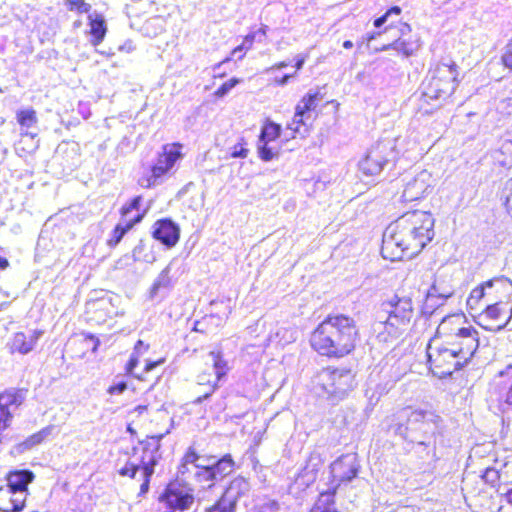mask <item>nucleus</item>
I'll return each mask as SVG.
<instances>
[{"label": "nucleus", "mask_w": 512, "mask_h": 512, "mask_svg": "<svg viewBox=\"0 0 512 512\" xmlns=\"http://www.w3.org/2000/svg\"><path fill=\"white\" fill-rule=\"evenodd\" d=\"M236 506L232 502L221 497L211 507L206 509V512H235Z\"/></svg>", "instance_id": "c9c22d12"}, {"label": "nucleus", "mask_w": 512, "mask_h": 512, "mask_svg": "<svg viewBox=\"0 0 512 512\" xmlns=\"http://www.w3.org/2000/svg\"><path fill=\"white\" fill-rule=\"evenodd\" d=\"M159 21H161V19H160V18H153V19H150V20H148V21L146 22V26L148 27L149 25H152V24H154V23H156V22H159Z\"/></svg>", "instance_id": "338daca9"}, {"label": "nucleus", "mask_w": 512, "mask_h": 512, "mask_svg": "<svg viewBox=\"0 0 512 512\" xmlns=\"http://www.w3.org/2000/svg\"><path fill=\"white\" fill-rule=\"evenodd\" d=\"M127 389V383L120 381L108 388V393L112 395H120Z\"/></svg>", "instance_id": "a18cd8bd"}, {"label": "nucleus", "mask_w": 512, "mask_h": 512, "mask_svg": "<svg viewBox=\"0 0 512 512\" xmlns=\"http://www.w3.org/2000/svg\"><path fill=\"white\" fill-rule=\"evenodd\" d=\"M304 63H305V57L298 55L296 58V63H295L296 69L300 70L303 67Z\"/></svg>", "instance_id": "13d9d810"}, {"label": "nucleus", "mask_w": 512, "mask_h": 512, "mask_svg": "<svg viewBox=\"0 0 512 512\" xmlns=\"http://www.w3.org/2000/svg\"><path fill=\"white\" fill-rule=\"evenodd\" d=\"M142 201V197L141 196H136L134 197L129 204L127 205H124L122 208H121V215L123 218H127L128 215L133 211V210H139V206H140V203Z\"/></svg>", "instance_id": "a19ab883"}, {"label": "nucleus", "mask_w": 512, "mask_h": 512, "mask_svg": "<svg viewBox=\"0 0 512 512\" xmlns=\"http://www.w3.org/2000/svg\"><path fill=\"white\" fill-rule=\"evenodd\" d=\"M208 357L212 363L215 380H211V373L204 372L198 376V385H208L209 391L205 392L202 396H199L195 401L196 403H202L205 399L209 398L216 389L217 382H219L228 371L227 362L223 360L219 352L212 351L209 353Z\"/></svg>", "instance_id": "dca6fc26"}, {"label": "nucleus", "mask_w": 512, "mask_h": 512, "mask_svg": "<svg viewBox=\"0 0 512 512\" xmlns=\"http://www.w3.org/2000/svg\"><path fill=\"white\" fill-rule=\"evenodd\" d=\"M501 61L505 68L512 71V38L509 40V42L503 49Z\"/></svg>", "instance_id": "ea45409f"}, {"label": "nucleus", "mask_w": 512, "mask_h": 512, "mask_svg": "<svg viewBox=\"0 0 512 512\" xmlns=\"http://www.w3.org/2000/svg\"><path fill=\"white\" fill-rule=\"evenodd\" d=\"M248 155V149H246L241 143L233 146L231 156L233 158H246Z\"/></svg>", "instance_id": "37998d69"}, {"label": "nucleus", "mask_w": 512, "mask_h": 512, "mask_svg": "<svg viewBox=\"0 0 512 512\" xmlns=\"http://www.w3.org/2000/svg\"><path fill=\"white\" fill-rule=\"evenodd\" d=\"M164 362V359H161L159 361H148L145 365V372L152 371L155 367L162 364Z\"/></svg>", "instance_id": "8fccbe9b"}, {"label": "nucleus", "mask_w": 512, "mask_h": 512, "mask_svg": "<svg viewBox=\"0 0 512 512\" xmlns=\"http://www.w3.org/2000/svg\"><path fill=\"white\" fill-rule=\"evenodd\" d=\"M162 438V434L153 435L140 442V446L133 449V455L119 470L120 475L129 476L130 478H136L138 471L141 470V495L149 491L150 480L155 473V466L161 459L160 447Z\"/></svg>", "instance_id": "423d86ee"}, {"label": "nucleus", "mask_w": 512, "mask_h": 512, "mask_svg": "<svg viewBox=\"0 0 512 512\" xmlns=\"http://www.w3.org/2000/svg\"><path fill=\"white\" fill-rule=\"evenodd\" d=\"M235 469V462L231 454H225L221 458H216L211 462L208 470L202 473L203 487L211 488L218 481L223 480L226 476L231 474Z\"/></svg>", "instance_id": "f3484780"}, {"label": "nucleus", "mask_w": 512, "mask_h": 512, "mask_svg": "<svg viewBox=\"0 0 512 512\" xmlns=\"http://www.w3.org/2000/svg\"><path fill=\"white\" fill-rule=\"evenodd\" d=\"M152 235L167 248L174 247L179 241L180 228L171 219L164 218L153 225Z\"/></svg>", "instance_id": "aec40b11"}, {"label": "nucleus", "mask_w": 512, "mask_h": 512, "mask_svg": "<svg viewBox=\"0 0 512 512\" xmlns=\"http://www.w3.org/2000/svg\"><path fill=\"white\" fill-rule=\"evenodd\" d=\"M401 14V8L399 6H393L386 13L374 20V26L380 28L384 25L387 20L392 16H399Z\"/></svg>", "instance_id": "58836bf2"}, {"label": "nucleus", "mask_w": 512, "mask_h": 512, "mask_svg": "<svg viewBox=\"0 0 512 512\" xmlns=\"http://www.w3.org/2000/svg\"><path fill=\"white\" fill-rule=\"evenodd\" d=\"M214 457L198 455L194 449L189 448L182 459L179 473L182 475L193 473L195 480L201 484L203 482L202 473L209 469Z\"/></svg>", "instance_id": "6ab92c4d"}, {"label": "nucleus", "mask_w": 512, "mask_h": 512, "mask_svg": "<svg viewBox=\"0 0 512 512\" xmlns=\"http://www.w3.org/2000/svg\"><path fill=\"white\" fill-rule=\"evenodd\" d=\"M480 325H482L485 329L490 330V331H500L506 326V322L503 324H499L495 327L489 326V325H484V324H482V322H480Z\"/></svg>", "instance_id": "603ef678"}, {"label": "nucleus", "mask_w": 512, "mask_h": 512, "mask_svg": "<svg viewBox=\"0 0 512 512\" xmlns=\"http://www.w3.org/2000/svg\"><path fill=\"white\" fill-rule=\"evenodd\" d=\"M379 35H380V32H373V33L367 34L365 39H366L367 43H370L372 40H374Z\"/></svg>", "instance_id": "052dcab7"}, {"label": "nucleus", "mask_w": 512, "mask_h": 512, "mask_svg": "<svg viewBox=\"0 0 512 512\" xmlns=\"http://www.w3.org/2000/svg\"><path fill=\"white\" fill-rule=\"evenodd\" d=\"M146 410H147V406H145V405H139L135 408V411L138 412V414H142Z\"/></svg>", "instance_id": "0e129e2a"}, {"label": "nucleus", "mask_w": 512, "mask_h": 512, "mask_svg": "<svg viewBox=\"0 0 512 512\" xmlns=\"http://www.w3.org/2000/svg\"><path fill=\"white\" fill-rule=\"evenodd\" d=\"M482 478L486 483L494 486L498 482L500 475L498 470L488 467L483 472Z\"/></svg>", "instance_id": "79ce46f5"}, {"label": "nucleus", "mask_w": 512, "mask_h": 512, "mask_svg": "<svg viewBox=\"0 0 512 512\" xmlns=\"http://www.w3.org/2000/svg\"><path fill=\"white\" fill-rule=\"evenodd\" d=\"M143 219V214H137L132 219H126L125 223H118L113 231L111 232L110 238L107 240V245L109 247L117 246L124 235L137 223L141 222Z\"/></svg>", "instance_id": "cd10ccee"}, {"label": "nucleus", "mask_w": 512, "mask_h": 512, "mask_svg": "<svg viewBox=\"0 0 512 512\" xmlns=\"http://www.w3.org/2000/svg\"><path fill=\"white\" fill-rule=\"evenodd\" d=\"M293 76H294L293 74H286L283 77H281L280 79H276V82L278 83V85L284 86L288 83L289 79Z\"/></svg>", "instance_id": "864d4df0"}, {"label": "nucleus", "mask_w": 512, "mask_h": 512, "mask_svg": "<svg viewBox=\"0 0 512 512\" xmlns=\"http://www.w3.org/2000/svg\"><path fill=\"white\" fill-rule=\"evenodd\" d=\"M413 314L412 300L409 297L394 295L384 302L372 326L379 342L391 343L396 340L409 325Z\"/></svg>", "instance_id": "20e7f679"}, {"label": "nucleus", "mask_w": 512, "mask_h": 512, "mask_svg": "<svg viewBox=\"0 0 512 512\" xmlns=\"http://www.w3.org/2000/svg\"><path fill=\"white\" fill-rule=\"evenodd\" d=\"M437 292L438 291H437L436 284H433L432 287L430 288L429 292H428V295H434Z\"/></svg>", "instance_id": "774afa93"}, {"label": "nucleus", "mask_w": 512, "mask_h": 512, "mask_svg": "<svg viewBox=\"0 0 512 512\" xmlns=\"http://www.w3.org/2000/svg\"><path fill=\"white\" fill-rule=\"evenodd\" d=\"M427 357L431 371L439 378L451 376L467 365L445 341L438 339L437 334L427 345Z\"/></svg>", "instance_id": "6e6552de"}, {"label": "nucleus", "mask_w": 512, "mask_h": 512, "mask_svg": "<svg viewBox=\"0 0 512 512\" xmlns=\"http://www.w3.org/2000/svg\"><path fill=\"white\" fill-rule=\"evenodd\" d=\"M506 188L508 194L506 195L505 207L507 213L512 217V178L507 182Z\"/></svg>", "instance_id": "c03bdc74"}, {"label": "nucleus", "mask_w": 512, "mask_h": 512, "mask_svg": "<svg viewBox=\"0 0 512 512\" xmlns=\"http://www.w3.org/2000/svg\"><path fill=\"white\" fill-rule=\"evenodd\" d=\"M358 329L353 318L343 315H329L311 335V346L319 354L328 357H343L354 348Z\"/></svg>", "instance_id": "7ed1b4c3"}, {"label": "nucleus", "mask_w": 512, "mask_h": 512, "mask_svg": "<svg viewBox=\"0 0 512 512\" xmlns=\"http://www.w3.org/2000/svg\"><path fill=\"white\" fill-rule=\"evenodd\" d=\"M9 262L6 258L0 256V270H4L8 267Z\"/></svg>", "instance_id": "680f3d73"}, {"label": "nucleus", "mask_w": 512, "mask_h": 512, "mask_svg": "<svg viewBox=\"0 0 512 512\" xmlns=\"http://www.w3.org/2000/svg\"><path fill=\"white\" fill-rule=\"evenodd\" d=\"M354 378L351 369L327 367L313 376L311 390L318 397L337 402L353 389Z\"/></svg>", "instance_id": "0eeeda50"}, {"label": "nucleus", "mask_w": 512, "mask_h": 512, "mask_svg": "<svg viewBox=\"0 0 512 512\" xmlns=\"http://www.w3.org/2000/svg\"><path fill=\"white\" fill-rule=\"evenodd\" d=\"M65 5L70 11L80 14L89 13L91 10V5L84 0H65Z\"/></svg>", "instance_id": "e433bc0d"}, {"label": "nucleus", "mask_w": 512, "mask_h": 512, "mask_svg": "<svg viewBox=\"0 0 512 512\" xmlns=\"http://www.w3.org/2000/svg\"><path fill=\"white\" fill-rule=\"evenodd\" d=\"M34 479V474L30 470H16L7 475L6 488H11L13 492H22L27 497L28 485Z\"/></svg>", "instance_id": "393cba45"}, {"label": "nucleus", "mask_w": 512, "mask_h": 512, "mask_svg": "<svg viewBox=\"0 0 512 512\" xmlns=\"http://www.w3.org/2000/svg\"><path fill=\"white\" fill-rule=\"evenodd\" d=\"M182 146L179 144L165 145L159 154L156 163L151 167L150 174L142 176L139 184L144 188H151L162 183V177L167 174L182 157Z\"/></svg>", "instance_id": "9b49d317"}, {"label": "nucleus", "mask_w": 512, "mask_h": 512, "mask_svg": "<svg viewBox=\"0 0 512 512\" xmlns=\"http://www.w3.org/2000/svg\"><path fill=\"white\" fill-rule=\"evenodd\" d=\"M149 346L146 345L142 340H138L134 346V353L139 354V356L145 353L148 350Z\"/></svg>", "instance_id": "09e8293b"}, {"label": "nucleus", "mask_w": 512, "mask_h": 512, "mask_svg": "<svg viewBox=\"0 0 512 512\" xmlns=\"http://www.w3.org/2000/svg\"><path fill=\"white\" fill-rule=\"evenodd\" d=\"M458 71L454 63H439L430 71L424 86L423 96L427 99H447L458 85Z\"/></svg>", "instance_id": "1a4fd4ad"}, {"label": "nucleus", "mask_w": 512, "mask_h": 512, "mask_svg": "<svg viewBox=\"0 0 512 512\" xmlns=\"http://www.w3.org/2000/svg\"><path fill=\"white\" fill-rule=\"evenodd\" d=\"M465 317L454 314L445 317L437 327L438 339L445 341L459 354L462 362L469 363L479 347V333L471 325L465 326Z\"/></svg>", "instance_id": "39448f33"}, {"label": "nucleus", "mask_w": 512, "mask_h": 512, "mask_svg": "<svg viewBox=\"0 0 512 512\" xmlns=\"http://www.w3.org/2000/svg\"><path fill=\"white\" fill-rule=\"evenodd\" d=\"M53 426H48L40 430L39 432L31 435L29 438H27L21 446H23L25 449H30L35 445L40 444L45 438H47L51 432L53 431Z\"/></svg>", "instance_id": "2f4dec72"}, {"label": "nucleus", "mask_w": 512, "mask_h": 512, "mask_svg": "<svg viewBox=\"0 0 512 512\" xmlns=\"http://www.w3.org/2000/svg\"><path fill=\"white\" fill-rule=\"evenodd\" d=\"M323 96L320 92L310 90L297 104L292 123L288 124V129L292 130L293 135L300 132V126H306L311 121V111H313Z\"/></svg>", "instance_id": "2eb2a0df"}, {"label": "nucleus", "mask_w": 512, "mask_h": 512, "mask_svg": "<svg viewBox=\"0 0 512 512\" xmlns=\"http://www.w3.org/2000/svg\"><path fill=\"white\" fill-rule=\"evenodd\" d=\"M360 465L355 453H348L340 456L331 465V475L333 481L338 485L342 482H350L359 472Z\"/></svg>", "instance_id": "a211bd4d"}, {"label": "nucleus", "mask_w": 512, "mask_h": 512, "mask_svg": "<svg viewBox=\"0 0 512 512\" xmlns=\"http://www.w3.org/2000/svg\"><path fill=\"white\" fill-rule=\"evenodd\" d=\"M493 292L506 293L507 297H512V281L505 276H500L482 283L471 291L467 306L470 310H478L480 301L485 297H488L489 301L495 300L496 297H492Z\"/></svg>", "instance_id": "ddd939ff"}, {"label": "nucleus", "mask_w": 512, "mask_h": 512, "mask_svg": "<svg viewBox=\"0 0 512 512\" xmlns=\"http://www.w3.org/2000/svg\"><path fill=\"white\" fill-rule=\"evenodd\" d=\"M17 121L23 129H26V135L34 137L35 134L28 132V130L34 127L37 123L36 112L33 109H25L17 112Z\"/></svg>", "instance_id": "c85d7f7f"}, {"label": "nucleus", "mask_w": 512, "mask_h": 512, "mask_svg": "<svg viewBox=\"0 0 512 512\" xmlns=\"http://www.w3.org/2000/svg\"><path fill=\"white\" fill-rule=\"evenodd\" d=\"M221 65H222V63H219V64H217V65H215V66L213 67V72H214L213 77H215V78H216V77H220V78H222V77H224V76H225V73H221V71H219V69H220Z\"/></svg>", "instance_id": "6e6d98bb"}, {"label": "nucleus", "mask_w": 512, "mask_h": 512, "mask_svg": "<svg viewBox=\"0 0 512 512\" xmlns=\"http://www.w3.org/2000/svg\"><path fill=\"white\" fill-rule=\"evenodd\" d=\"M172 263L168 264L154 280L151 288L149 289V298L151 300H162L175 285V280L171 275Z\"/></svg>", "instance_id": "412c9836"}, {"label": "nucleus", "mask_w": 512, "mask_h": 512, "mask_svg": "<svg viewBox=\"0 0 512 512\" xmlns=\"http://www.w3.org/2000/svg\"><path fill=\"white\" fill-rule=\"evenodd\" d=\"M295 331L287 328H279L274 335H270V339H274L278 343L286 344L295 340Z\"/></svg>", "instance_id": "f704fd0d"}, {"label": "nucleus", "mask_w": 512, "mask_h": 512, "mask_svg": "<svg viewBox=\"0 0 512 512\" xmlns=\"http://www.w3.org/2000/svg\"><path fill=\"white\" fill-rule=\"evenodd\" d=\"M243 50H245L243 45H239V46H237L236 48L233 49L232 55L233 56H237L239 59H242V57H243V54H242Z\"/></svg>", "instance_id": "5fc2aeb1"}, {"label": "nucleus", "mask_w": 512, "mask_h": 512, "mask_svg": "<svg viewBox=\"0 0 512 512\" xmlns=\"http://www.w3.org/2000/svg\"><path fill=\"white\" fill-rule=\"evenodd\" d=\"M241 82L240 79L233 77L230 80L223 83L214 93L218 98L226 96L237 84Z\"/></svg>", "instance_id": "4c0bfd02"}, {"label": "nucleus", "mask_w": 512, "mask_h": 512, "mask_svg": "<svg viewBox=\"0 0 512 512\" xmlns=\"http://www.w3.org/2000/svg\"><path fill=\"white\" fill-rule=\"evenodd\" d=\"M42 334L43 332L40 330H32L28 335L23 332H17L12 339L11 351L28 354L34 349Z\"/></svg>", "instance_id": "b1692460"}, {"label": "nucleus", "mask_w": 512, "mask_h": 512, "mask_svg": "<svg viewBox=\"0 0 512 512\" xmlns=\"http://www.w3.org/2000/svg\"><path fill=\"white\" fill-rule=\"evenodd\" d=\"M265 509H270V510H277L278 509V504L274 501L272 502H269L264 508H263V511L262 512H265Z\"/></svg>", "instance_id": "bf43d9fd"}, {"label": "nucleus", "mask_w": 512, "mask_h": 512, "mask_svg": "<svg viewBox=\"0 0 512 512\" xmlns=\"http://www.w3.org/2000/svg\"><path fill=\"white\" fill-rule=\"evenodd\" d=\"M389 49H394V50H396L398 52H401L405 56H410L413 53L412 48H410L409 45L405 41H403L401 39H397L393 43H390L388 45H384L380 49H377V51H386V50H389Z\"/></svg>", "instance_id": "72a5a7b5"}, {"label": "nucleus", "mask_w": 512, "mask_h": 512, "mask_svg": "<svg viewBox=\"0 0 512 512\" xmlns=\"http://www.w3.org/2000/svg\"><path fill=\"white\" fill-rule=\"evenodd\" d=\"M270 142H262L258 141V154L261 160L268 162L278 157L279 151L273 146L269 145Z\"/></svg>", "instance_id": "473e14b6"}, {"label": "nucleus", "mask_w": 512, "mask_h": 512, "mask_svg": "<svg viewBox=\"0 0 512 512\" xmlns=\"http://www.w3.org/2000/svg\"><path fill=\"white\" fill-rule=\"evenodd\" d=\"M249 491V481L242 476H237L231 480L222 497L236 506L238 499L245 496Z\"/></svg>", "instance_id": "a878e982"}, {"label": "nucleus", "mask_w": 512, "mask_h": 512, "mask_svg": "<svg viewBox=\"0 0 512 512\" xmlns=\"http://www.w3.org/2000/svg\"><path fill=\"white\" fill-rule=\"evenodd\" d=\"M89 339L94 342L93 351H95L99 345V340L96 339L94 336H90Z\"/></svg>", "instance_id": "69168bd1"}, {"label": "nucleus", "mask_w": 512, "mask_h": 512, "mask_svg": "<svg viewBox=\"0 0 512 512\" xmlns=\"http://www.w3.org/2000/svg\"><path fill=\"white\" fill-rule=\"evenodd\" d=\"M257 33H249L243 40V43L241 45H243V47L245 48V50H248L252 47L253 45V42L254 41H257Z\"/></svg>", "instance_id": "de8ad7c7"}, {"label": "nucleus", "mask_w": 512, "mask_h": 512, "mask_svg": "<svg viewBox=\"0 0 512 512\" xmlns=\"http://www.w3.org/2000/svg\"><path fill=\"white\" fill-rule=\"evenodd\" d=\"M499 378L501 381L498 384H503V387L498 392L497 401L500 409L505 412L512 409V363L499 373Z\"/></svg>", "instance_id": "4be33fe9"}, {"label": "nucleus", "mask_w": 512, "mask_h": 512, "mask_svg": "<svg viewBox=\"0 0 512 512\" xmlns=\"http://www.w3.org/2000/svg\"><path fill=\"white\" fill-rule=\"evenodd\" d=\"M266 30H267V26H262L261 28H259L258 30L253 32V33H257V39L256 40L258 42H262L263 41V39L266 36Z\"/></svg>", "instance_id": "3c124183"}, {"label": "nucleus", "mask_w": 512, "mask_h": 512, "mask_svg": "<svg viewBox=\"0 0 512 512\" xmlns=\"http://www.w3.org/2000/svg\"><path fill=\"white\" fill-rule=\"evenodd\" d=\"M390 430L411 443L422 459H436V437L441 433L442 419L433 411L404 408L395 416Z\"/></svg>", "instance_id": "f03ea898"}, {"label": "nucleus", "mask_w": 512, "mask_h": 512, "mask_svg": "<svg viewBox=\"0 0 512 512\" xmlns=\"http://www.w3.org/2000/svg\"><path fill=\"white\" fill-rule=\"evenodd\" d=\"M25 495L11 488L0 487V512H20L25 505Z\"/></svg>", "instance_id": "5701e85b"}, {"label": "nucleus", "mask_w": 512, "mask_h": 512, "mask_svg": "<svg viewBox=\"0 0 512 512\" xmlns=\"http://www.w3.org/2000/svg\"><path fill=\"white\" fill-rule=\"evenodd\" d=\"M138 363H139V354L133 352L130 355V359L126 364V371L130 374H133V370L137 367Z\"/></svg>", "instance_id": "49530a36"}, {"label": "nucleus", "mask_w": 512, "mask_h": 512, "mask_svg": "<svg viewBox=\"0 0 512 512\" xmlns=\"http://www.w3.org/2000/svg\"><path fill=\"white\" fill-rule=\"evenodd\" d=\"M433 186L434 178L432 174L427 170H422L405 183L402 199L404 202L420 200L431 192Z\"/></svg>", "instance_id": "4468645a"}, {"label": "nucleus", "mask_w": 512, "mask_h": 512, "mask_svg": "<svg viewBox=\"0 0 512 512\" xmlns=\"http://www.w3.org/2000/svg\"><path fill=\"white\" fill-rule=\"evenodd\" d=\"M159 502L165 507L164 512H183L194 502L193 489L178 481L171 482L159 496Z\"/></svg>", "instance_id": "f8f14e48"}, {"label": "nucleus", "mask_w": 512, "mask_h": 512, "mask_svg": "<svg viewBox=\"0 0 512 512\" xmlns=\"http://www.w3.org/2000/svg\"><path fill=\"white\" fill-rule=\"evenodd\" d=\"M503 296L499 297V301H496L491 304H487L483 313L479 316L480 321L485 320H497L500 317L501 311L499 308V304L502 302L503 298L510 299L511 297H507L506 293H502Z\"/></svg>", "instance_id": "7c9ffc66"}, {"label": "nucleus", "mask_w": 512, "mask_h": 512, "mask_svg": "<svg viewBox=\"0 0 512 512\" xmlns=\"http://www.w3.org/2000/svg\"><path fill=\"white\" fill-rule=\"evenodd\" d=\"M281 132V126L274 122H267L261 129V133L259 136L260 143L264 142H272L275 141Z\"/></svg>", "instance_id": "c756f323"}, {"label": "nucleus", "mask_w": 512, "mask_h": 512, "mask_svg": "<svg viewBox=\"0 0 512 512\" xmlns=\"http://www.w3.org/2000/svg\"><path fill=\"white\" fill-rule=\"evenodd\" d=\"M434 222L427 211L413 210L402 214L383 233V258L398 261L418 255L434 238Z\"/></svg>", "instance_id": "f257e3e1"}, {"label": "nucleus", "mask_w": 512, "mask_h": 512, "mask_svg": "<svg viewBox=\"0 0 512 512\" xmlns=\"http://www.w3.org/2000/svg\"><path fill=\"white\" fill-rule=\"evenodd\" d=\"M398 156L396 139L386 138L373 144L359 161V171L368 177L379 175L384 167L394 162Z\"/></svg>", "instance_id": "9d476101"}, {"label": "nucleus", "mask_w": 512, "mask_h": 512, "mask_svg": "<svg viewBox=\"0 0 512 512\" xmlns=\"http://www.w3.org/2000/svg\"><path fill=\"white\" fill-rule=\"evenodd\" d=\"M353 46H354V44L350 40H345L343 42V48H345V49H351Z\"/></svg>", "instance_id": "e2e57ef3"}, {"label": "nucleus", "mask_w": 512, "mask_h": 512, "mask_svg": "<svg viewBox=\"0 0 512 512\" xmlns=\"http://www.w3.org/2000/svg\"><path fill=\"white\" fill-rule=\"evenodd\" d=\"M501 496L505 498L507 503L512 505V488L508 489L506 492L501 493Z\"/></svg>", "instance_id": "4d7b16f0"}, {"label": "nucleus", "mask_w": 512, "mask_h": 512, "mask_svg": "<svg viewBox=\"0 0 512 512\" xmlns=\"http://www.w3.org/2000/svg\"><path fill=\"white\" fill-rule=\"evenodd\" d=\"M89 20V27L90 31L89 33L92 36L91 44L93 46H98L105 38L106 32H107V26L104 17L97 13H89L88 15Z\"/></svg>", "instance_id": "bb28decb"}]
</instances>
